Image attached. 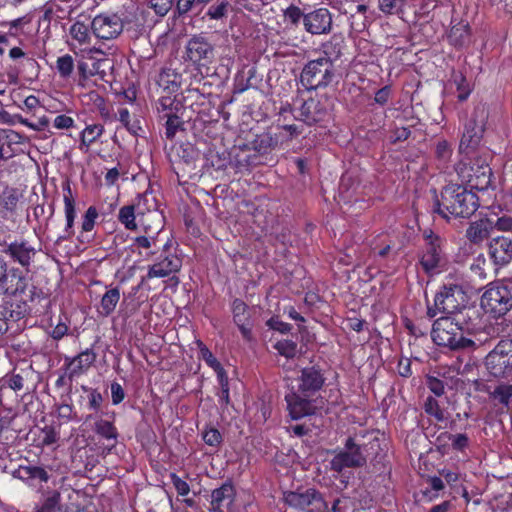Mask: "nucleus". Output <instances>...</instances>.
Wrapping results in <instances>:
<instances>
[{
  "label": "nucleus",
  "instance_id": "f257e3e1",
  "mask_svg": "<svg viewBox=\"0 0 512 512\" xmlns=\"http://www.w3.org/2000/svg\"><path fill=\"white\" fill-rule=\"evenodd\" d=\"M479 207V199L475 193L460 185H447L441 192V199H436L434 212L449 219L450 216L467 218Z\"/></svg>",
  "mask_w": 512,
  "mask_h": 512
},
{
  "label": "nucleus",
  "instance_id": "f03ea898",
  "mask_svg": "<svg viewBox=\"0 0 512 512\" xmlns=\"http://www.w3.org/2000/svg\"><path fill=\"white\" fill-rule=\"evenodd\" d=\"M431 336L438 346L455 351H473L476 342L464 336L463 326L456 317L444 316L434 321Z\"/></svg>",
  "mask_w": 512,
  "mask_h": 512
},
{
  "label": "nucleus",
  "instance_id": "7ed1b4c3",
  "mask_svg": "<svg viewBox=\"0 0 512 512\" xmlns=\"http://www.w3.org/2000/svg\"><path fill=\"white\" fill-rule=\"evenodd\" d=\"M491 156L488 152L482 155H474L469 163H460L456 171L463 182L470 185L471 189L486 190L491 184L492 170L489 166Z\"/></svg>",
  "mask_w": 512,
  "mask_h": 512
},
{
  "label": "nucleus",
  "instance_id": "20e7f679",
  "mask_svg": "<svg viewBox=\"0 0 512 512\" xmlns=\"http://www.w3.org/2000/svg\"><path fill=\"white\" fill-rule=\"evenodd\" d=\"M488 372L497 378H512V339H502L485 357Z\"/></svg>",
  "mask_w": 512,
  "mask_h": 512
},
{
  "label": "nucleus",
  "instance_id": "39448f33",
  "mask_svg": "<svg viewBox=\"0 0 512 512\" xmlns=\"http://www.w3.org/2000/svg\"><path fill=\"white\" fill-rule=\"evenodd\" d=\"M134 18L132 14H99L92 20L91 29L98 39L112 40L117 38L124 27L134 21Z\"/></svg>",
  "mask_w": 512,
  "mask_h": 512
},
{
  "label": "nucleus",
  "instance_id": "423d86ee",
  "mask_svg": "<svg viewBox=\"0 0 512 512\" xmlns=\"http://www.w3.org/2000/svg\"><path fill=\"white\" fill-rule=\"evenodd\" d=\"M334 77V65L323 59L309 61L301 72V83L307 89H317L329 85Z\"/></svg>",
  "mask_w": 512,
  "mask_h": 512
},
{
  "label": "nucleus",
  "instance_id": "0eeeda50",
  "mask_svg": "<svg viewBox=\"0 0 512 512\" xmlns=\"http://www.w3.org/2000/svg\"><path fill=\"white\" fill-rule=\"evenodd\" d=\"M6 294L14 297H29L31 304L36 300L44 299L41 292L29 282V278L22 271L16 268L7 270L1 287Z\"/></svg>",
  "mask_w": 512,
  "mask_h": 512
},
{
  "label": "nucleus",
  "instance_id": "6e6552de",
  "mask_svg": "<svg viewBox=\"0 0 512 512\" xmlns=\"http://www.w3.org/2000/svg\"><path fill=\"white\" fill-rule=\"evenodd\" d=\"M366 446L357 444L348 438L345 448L338 452L330 461V469L342 473L347 468H359L366 464Z\"/></svg>",
  "mask_w": 512,
  "mask_h": 512
},
{
  "label": "nucleus",
  "instance_id": "1a4fd4ad",
  "mask_svg": "<svg viewBox=\"0 0 512 512\" xmlns=\"http://www.w3.org/2000/svg\"><path fill=\"white\" fill-rule=\"evenodd\" d=\"M426 241L420 264L425 272L432 274L440 271L446 264V257L442 249V240L432 231H425Z\"/></svg>",
  "mask_w": 512,
  "mask_h": 512
},
{
  "label": "nucleus",
  "instance_id": "9d476101",
  "mask_svg": "<svg viewBox=\"0 0 512 512\" xmlns=\"http://www.w3.org/2000/svg\"><path fill=\"white\" fill-rule=\"evenodd\" d=\"M284 501L290 507L306 512H325L327 510V503L323 500L321 494L312 488L303 492H285Z\"/></svg>",
  "mask_w": 512,
  "mask_h": 512
},
{
  "label": "nucleus",
  "instance_id": "9b49d317",
  "mask_svg": "<svg viewBox=\"0 0 512 512\" xmlns=\"http://www.w3.org/2000/svg\"><path fill=\"white\" fill-rule=\"evenodd\" d=\"M303 25L312 35L329 34L333 26L332 14L324 7L314 9L303 16Z\"/></svg>",
  "mask_w": 512,
  "mask_h": 512
},
{
  "label": "nucleus",
  "instance_id": "f8f14e48",
  "mask_svg": "<svg viewBox=\"0 0 512 512\" xmlns=\"http://www.w3.org/2000/svg\"><path fill=\"white\" fill-rule=\"evenodd\" d=\"M186 56L197 65H207L214 59V48L203 36L192 37L186 45Z\"/></svg>",
  "mask_w": 512,
  "mask_h": 512
},
{
  "label": "nucleus",
  "instance_id": "ddd939ff",
  "mask_svg": "<svg viewBox=\"0 0 512 512\" xmlns=\"http://www.w3.org/2000/svg\"><path fill=\"white\" fill-rule=\"evenodd\" d=\"M464 302V294L462 289L457 286H444L443 289L435 296V307L441 313L454 314L457 312Z\"/></svg>",
  "mask_w": 512,
  "mask_h": 512
},
{
  "label": "nucleus",
  "instance_id": "4468645a",
  "mask_svg": "<svg viewBox=\"0 0 512 512\" xmlns=\"http://www.w3.org/2000/svg\"><path fill=\"white\" fill-rule=\"evenodd\" d=\"M311 397L304 396L299 391L291 392L285 396L289 413L293 419H300L315 413L316 401Z\"/></svg>",
  "mask_w": 512,
  "mask_h": 512
},
{
  "label": "nucleus",
  "instance_id": "2eb2a0df",
  "mask_svg": "<svg viewBox=\"0 0 512 512\" xmlns=\"http://www.w3.org/2000/svg\"><path fill=\"white\" fill-rule=\"evenodd\" d=\"M491 309L498 310L499 312L508 311L511 307V300L505 281L490 287L482 297Z\"/></svg>",
  "mask_w": 512,
  "mask_h": 512
},
{
  "label": "nucleus",
  "instance_id": "dca6fc26",
  "mask_svg": "<svg viewBox=\"0 0 512 512\" xmlns=\"http://www.w3.org/2000/svg\"><path fill=\"white\" fill-rule=\"evenodd\" d=\"M232 314L233 321L239 328L243 338L248 341L251 340L253 324L251 313L246 303L241 299H235L232 303Z\"/></svg>",
  "mask_w": 512,
  "mask_h": 512
},
{
  "label": "nucleus",
  "instance_id": "f3484780",
  "mask_svg": "<svg viewBox=\"0 0 512 512\" xmlns=\"http://www.w3.org/2000/svg\"><path fill=\"white\" fill-rule=\"evenodd\" d=\"M298 391L304 396H313L324 384V377L315 367L304 368L299 378Z\"/></svg>",
  "mask_w": 512,
  "mask_h": 512
},
{
  "label": "nucleus",
  "instance_id": "a211bd4d",
  "mask_svg": "<svg viewBox=\"0 0 512 512\" xmlns=\"http://www.w3.org/2000/svg\"><path fill=\"white\" fill-rule=\"evenodd\" d=\"M489 255L496 265L504 266L512 261V240L507 237L493 238L489 243Z\"/></svg>",
  "mask_w": 512,
  "mask_h": 512
},
{
  "label": "nucleus",
  "instance_id": "6ab92c4d",
  "mask_svg": "<svg viewBox=\"0 0 512 512\" xmlns=\"http://www.w3.org/2000/svg\"><path fill=\"white\" fill-rule=\"evenodd\" d=\"M108 61L106 59L92 61L91 63L81 61L77 65L78 85L86 87L91 77L98 76L103 80L106 76Z\"/></svg>",
  "mask_w": 512,
  "mask_h": 512
},
{
  "label": "nucleus",
  "instance_id": "aec40b11",
  "mask_svg": "<svg viewBox=\"0 0 512 512\" xmlns=\"http://www.w3.org/2000/svg\"><path fill=\"white\" fill-rule=\"evenodd\" d=\"M4 253L21 266L28 267L35 257L36 250L27 241H15L6 246Z\"/></svg>",
  "mask_w": 512,
  "mask_h": 512
},
{
  "label": "nucleus",
  "instance_id": "412c9836",
  "mask_svg": "<svg viewBox=\"0 0 512 512\" xmlns=\"http://www.w3.org/2000/svg\"><path fill=\"white\" fill-rule=\"evenodd\" d=\"M484 132L483 121L477 122L473 117L466 125L460 141V150H474L481 142Z\"/></svg>",
  "mask_w": 512,
  "mask_h": 512
},
{
  "label": "nucleus",
  "instance_id": "4be33fe9",
  "mask_svg": "<svg viewBox=\"0 0 512 512\" xmlns=\"http://www.w3.org/2000/svg\"><path fill=\"white\" fill-rule=\"evenodd\" d=\"M96 360V353L92 349H86L73 358H67V373L70 379L86 372Z\"/></svg>",
  "mask_w": 512,
  "mask_h": 512
},
{
  "label": "nucleus",
  "instance_id": "5701e85b",
  "mask_svg": "<svg viewBox=\"0 0 512 512\" xmlns=\"http://www.w3.org/2000/svg\"><path fill=\"white\" fill-rule=\"evenodd\" d=\"M327 114L321 102L314 98L306 100L299 109V119L307 125H313L322 121Z\"/></svg>",
  "mask_w": 512,
  "mask_h": 512
},
{
  "label": "nucleus",
  "instance_id": "b1692460",
  "mask_svg": "<svg viewBox=\"0 0 512 512\" xmlns=\"http://www.w3.org/2000/svg\"><path fill=\"white\" fill-rule=\"evenodd\" d=\"M181 268V261L175 256H166L163 260L149 266L146 278H163Z\"/></svg>",
  "mask_w": 512,
  "mask_h": 512
},
{
  "label": "nucleus",
  "instance_id": "393cba45",
  "mask_svg": "<svg viewBox=\"0 0 512 512\" xmlns=\"http://www.w3.org/2000/svg\"><path fill=\"white\" fill-rule=\"evenodd\" d=\"M235 490L234 487L225 483L221 487L214 489L211 494V508L212 512H222L223 508H228L234 500Z\"/></svg>",
  "mask_w": 512,
  "mask_h": 512
},
{
  "label": "nucleus",
  "instance_id": "a878e982",
  "mask_svg": "<svg viewBox=\"0 0 512 512\" xmlns=\"http://www.w3.org/2000/svg\"><path fill=\"white\" fill-rule=\"evenodd\" d=\"M492 228L493 222L489 219L472 222L466 230V237L470 242L480 244L489 237Z\"/></svg>",
  "mask_w": 512,
  "mask_h": 512
},
{
  "label": "nucleus",
  "instance_id": "bb28decb",
  "mask_svg": "<svg viewBox=\"0 0 512 512\" xmlns=\"http://www.w3.org/2000/svg\"><path fill=\"white\" fill-rule=\"evenodd\" d=\"M61 493L58 490H47L32 512H59L61 510Z\"/></svg>",
  "mask_w": 512,
  "mask_h": 512
},
{
  "label": "nucleus",
  "instance_id": "cd10ccee",
  "mask_svg": "<svg viewBox=\"0 0 512 512\" xmlns=\"http://www.w3.org/2000/svg\"><path fill=\"white\" fill-rule=\"evenodd\" d=\"M13 475L23 481L38 479L46 483L49 480L48 472L43 467L34 465H20Z\"/></svg>",
  "mask_w": 512,
  "mask_h": 512
},
{
  "label": "nucleus",
  "instance_id": "c85d7f7f",
  "mask_svg": "<svg viewBox=\"0 0 512 512\" xmlns=\"http://www.w3.org/2000/svg\"><path fill=\"white\" fill-rule=\"evenodd\" d=\"M3 299L4 309L6 310L7 314L6 321L10 318L14 320H18L22 317H24L26 314H29L32 311V306L30 305L29 297L23 296L20 297L19 303H11L10 307H8L9 302L5 300L4 297H1Z\"/></svg>",
  "mask_w": 512,
  "mask_h": 512
},
{
  "label": "nucleus",
  "instance_id": "c756f323",
  "mask_svg": "<svg viewBox=\"0 0 512 512\" xmlns=\"http://www.w3.org/2000/svg\"><path fill=\"white\" fill-rule=\"evenodd\" d=\"M3 299L4 309L6 310L7 314L6 321L10 318L14 320H18L22 317H24L26 314H29L32 311V306L30 305L29 297L23 296L20 297L19 303H11L10 307H8L9 302L5 300L4 297H1Z\"/></svg>",
  "mask_w": 512,
  "mask_h": 512
},
{
  "label": "nucleus",
  "instance_id": "7c9ffc66",
  "mask_svg": "<svg viewBox=\"0 0 512 512\" xmlns=\"http://www.w3.org/2000/svg\"><path fill=\"white\" fill-rule=\"evenodd\" d=\"M321 49L324 56L320 59L327 60L333 65L342 55L343 40L333 36L321 45Z\"/></svg>",
  "mask_w": 512,
  "mask_h": 512
},
{
  "label": "nucleus",
  "instance_id": "2f4dec72",
  "mask_svg": "<svg viewBox=\"0 0 512 512\" xmlns=\"http://www.w3.org/2000/svg\"><path fill=\"white\" fill-rule=\"evenodd\" d=\"M120 300V290L118 287L107 290L101 298L99 311L104 316H109L115 310Z\"/></svg>",
  "mask_w": 512,
  "mask_h": 512
},
{
  "label": "nucleus",
  "instance_id": "473e14b6",
  "mask_svg": "<svg viewBox=\"0 0 512 512\" xmlns=\"http://www.w3.org/2000/svg\"><path fill=\"white\" fill-rule=\"evenodd\" d=\"M94 431L105 440L113 441L110 449L115 446L118 438V431L112 422L100 418L94 424Z\"/></svg>",
  "mask_w": 512,
  "mask_h": 512
},
{
  "label": "nucleus",
  "instance_id": "72a5a7b5",
  "mask_svg": "<svg viewBox=\"0 0 512 512\" xmlns=\"http://www.w3.org/2000/svg\"><path fill=\"white\" fill-rule=\"evenodd\" d=\"M139 222L146 233L153 231L159 233L163 227V216L158 211H150L141 215Z\"/></svg>",
  "mask_w": 512,
  "mask_h": 512
},
{
  "label": "nucleus",
  "instance_id": "f704fd0d",
  "mask_svg": "<svg viewBox=\"0 0 512 512\" xmlns=\"http://www.w3.org/2000/svg\"><path fill=\"white\" fill-rule=\"evenodd\" d=\"M469 34V25L465 23H458L451 28L448 38L451 44L455 46H463L468 42Z\"/></svg>",
  "mask_w": 512,
  "mask_h": 512
},
{
  "label": "nucleus",
  "instance_id": "c9c22d12",
  "mask_svg": "<svg viewBox=\"0 0 512 512\" xmlns=\"http://www.w3.org/2000/svg\"><path fill=\"white\" fill-rule=\"evenodd\" d=\"M161 118H166L165 136L167 139L173 140L179 130H184V122L175 113H166Z\"/></svg>",
  "mask_w": 512,
  "mask_h": 512
},
{
  "label": "nucleus",
  "instance_id": "e433bc0d",
  "mask_svg": "<svg viewBox=\"0 0 512 512\" xmlns=\"http://www.w3.org/2000/svg\"><path fill=\"white\" fill-rule=\"evenodd\" d=\"M104 132V127L101 124L88 125L81 134V147L88 148L94 143Z\"/></svg>",
  "mask_w": 512,
  "mask_h": 512
},
{
  "label": "nucleus",
  "instance_id": "4c0bfd02",
  "mask_svg": "<svg viewBox=\"0 0 512 512\" xmlns=\"http://www.w3.org/2000/svg\"><path fill=\"white\" fill-rule=\"evenodd\" d=\"M179 76L171 69H164L159 73L157 83L164 89L175 91L179 87Z\"/></svg>",
  "mask_w": 512,
  "mask_h": 512
},
{
  "label": "nucleus",
  "instance_id": "58836bf2",
  "mask_svg": "<svg viewBox=\"0 0 512 512\" xmlns=\"http://www.w3.org/2000/svg\"><path fill=\"white\" fill-rule=\"evenodd\" d=\"M56 70L61 78H70L74 71L73 57L69 54H65L63 56L58 57L56 60Z\"/></svg>",
  "mask_w": 512,
  "mask_h": 512
},
{
  "label": "nucleus",
  "instance_id": "ea45409f",
  "mask_svg": "<svg viewBox=\"0 0 512 512\" xmlns=\"http://www.w3.org/2000/svg\"><path fill=\"white\" fill-rule=\"evenodd\" d=\"M118 220L128 230H135L137 228L136 216L133 206H123L119 210Z\"/></svg>",
  "mask_w": 512,
  "mask_h": 512
},
{
  "label": "nucleus",
  "instance_id": "a19ab883",
  "mask_svg": "<svg viewBox=\"0 0 512 512\" xmlns=\"http://www.w3.org/2000/svg\"><path fill=\"white\" fill-rule=\"evenodd\" d=\"M64 212H65V218H66L65 232H66L67 236L69 237L74 234L73 226H74V220L76 217L75 201H71L69 198H67L66 203H64Z\"/></svg>",
  "mask_w": 512,
  "mask_h": 512
},
{
  "label": "nucleus",
  "instance_id": "79ce46f5",
  "mask_svg": "<svg viewBox=\"0 0 512 512\" xmlns=\"http://www.w3.org/2000/svg\"><path fill=\"white\" fill-rule=\"evenodd\" d=\"M198 345L201 358L217 372V376L219 377V373L225 375L226 373L224 369L222 368L219 361L213 356L211 351L201 342Z\"/></svg>",
  "mask_w": 512,
  "mask_h": 512
},
{
  "label": "nucleus",
  "instance_id": "37998d69",
  "mask_svg": "<svg viewBox=\"0 0 512 512\" xmlns=\"http://www.w3.org/2000/svg\"><path fill=\"white\" fill-rule=\"evenodd\" d=\"M424 410L437 421L441 422L445 420L444 411L440 408L438 401L434 397H427L424 402Z\"/></svg>",
  "mask_w": 512,
  "mask_h": 512
},
{
  "label": "nucleus",
  "instance_id": "c03bdc74",
  "mask_svg": "<svg viewBox=\"0 0 512 512\" xmlns=\"http://www.w3.org/2000/svg\"><path fill=\"white\" fill-rule=\"evenodd\" d=\"M97 218H98L97 209L94 206H90L86 210V212L83 216V219H82V223H81L82 234L91 232L93 230Z\"/></svg>",
  "mask_w": 512,
  "mask_h": 512
},
{
  "label": "nucleus",
  "instance_id": "a18cd8bd",
  "mask_svg": "<svg viewBox=\"0 0 512 512\" xmlns=\"http://www.w3.org/2000/svg\"><path fill=\"white\" fill-rule=\"evenodd\" d=\"M274 348L280 355L286 358H293L297 352V344L292 340L278 341Z\"/></svg>",
  "mask_w": 512,
  "mask_h": 512
},
{
  "label": "nucleus",
  "instance_id": "49530a36",
  "mask_svg": "<svg viewBox=\"0 0 512 512\" xmlns=\"http://www.w3.org/2000/svg\"><path fill=\"white\" fill-rule=\"evenodd\" d=\"M492 397L499 403L507 406L512 397V385H499L493 391Z\"/></svg>",
  "mask_w": 512,
  "mask_h": 512
},
{
  "label": "nucleus",
  "instance_id": "de8ad7c7",
  "mask_svg": "<svg viewBox=\"0 0 512 512\" xmlns=\"http://www.w3.org/2000/svg\"><path fill=\"white\" fill-rule=\"evenodd\" d=\"M119 121L127 128L129 132L134 135L138 134V131L141 129L139 122L130 120V113L127 108H121L118 112Z\"/></svg>",
  "mask_w": 512,
  "mask_h": 512
},
{
  "label": "nucleus",
  "instance_id": "09e8293b",
  "mask_svg": "<svg viewBox=\"0 0 512 512\" xmlns=\"http://www.w3.org/2000/svg\"><path fill=\"white\" fill-rule=\"evenodd\" d=\"M70 35L79 43H86L89 37L88 28L84 23L76 22L70 28Z\"/></svg>",
  "mask_w": 512,
  "mask_h": 512
},
{
  "label": "nucleus",
  "instance_id": "8fccbe9b",
  "mask_svg": "<svg viewBox=\"0 0 512 512\" xmlns=\"http://www.w3.org/2000/svg\"><path fill=\"white\" fill-rule=\"evenodd\" d=\"M305 14L306 13H303L301 9L295 5H290L284 10L285 20L290 22L292 25H297L301 19L303 20V16Z\"/></svg>",
  "mask_w": 512,
  "mask_h": 512
},
{
  "label": "nucleus",
  "instance_id": "3c124183",
  "mask_svg": "<svg viewBox=\"0 0 512 512\" xmlns=\"http://www.w3.org/2000/svg\"><path fill=\"white\" fill-rule=\"evenodd\" d=\"M228 6H229L228 2L223 0L219 3H217L216 5L210 6L206 14L211 19H215V20L221 19L222 17H224L227 14Z\"/></svg>",
  "mask_w": 512,
  "mask_h": 512
},
{
  "label": "nucleus",
  "instance_id": "603ef678",
  "mask_svg": "<svg viewBox=\"0 0 512 512\" xmlns=\"http://www.w3.org/2000/svg\"><path fill=\"white\" fill-rule=\"evenodd\" d=\"M436 157L441 163H446L452 155V149L447 141H439L436 145Z\"/></svg>",
  "mask_w": 512,
  "mask_h": 512
},
{
  "label": "nucleus",
  "instance_id": "864d4df0",
  "mask_svg": "<svg viewBox=\"0 0 512 512\" xmlns=\"http://www.w3.org/2000/svg\"><path fill=\"white\" fill-rule=\"evenodd\" d=\"M469 445V438L466 434L458 433V434H452L451 433V441H450V448L455 451H463L465 448H467Z\"/></svg>",
  "mask_w": 512,
  "mask_h": 512
},
{
  "label": "nucleus",
  "instance_id": "5fc2aeb1",
  "mask_svg": "<svg viewBox=\"0 0 512 512\" xmlns=\"http://www.w3.org/2000/svg\"><path fill=\"white\" fill-rule=\"evenodd\" d=\"M204 5V2L198 0H178L176 8L179 14H186L193 9H201Z\"/></svg>",
  "mask_w": 512,
  "mask_h": 512
},
{
  "label": "nucleus",
  "instance_id": "6e6d98bb",
  "mask_svg": "<svg viewBox=\"0 0 512 512\" xmlns=\"http://www.w3.org/2000/svg\"><path fill=\"white\" fill-rule=\"evenodd\" d=\"M149 6L157 15H166L172 7V0H149Z\"/></svg>",
  "mask_w": 512,
  "mask_h": 512
},
{
  "label": "nucleus",
  "instance_id": "4d7b16f0",
  "mask_svg": "<svg viewBox=\"0 0 512 512\" xmlns=\"http://www.w3.org/2000/svg\"><path fill=\"white\" fill-rule=\"evenodd\" d=\"M203 440L207 445L217 447L222 442V436L217 429L209 428L203 433Z\"/></svg>",
  "mask_w": 512,
  "mask_h": 512
},
{
  "label": "nucleus",
  "instance_id": "13d9d810",
  "mask_svg": "<svg viewBox=\"0 0 512 512\" xmlns=\"http://www.w3.org/2000/svg\"><path fill=\"white\" fill-rule=\"evenodd\" d=\"M455 82L457 84V90H458L457 97H458L459 101H465L469 97L470 92H471L469 84L467 83L466 79L462 75L456 76Z\"/></svg>",
  "mask_w": 512,
  "mask_h": 512
},
{
  "label": "nucleus",
  "instance_id": "bf43d9fd",
  "mask_svg": "<svg viewBox=\"0 0 512 512\" xmlns=\"http://www.w3.org/2000/svg\"><path fill=\"white\" fill-rule=\"evenodd\" d=\"M170 478H171V481H172V484L173 486L175 487L177 493L180 495V496H186L189 494L190 492V487H189V484L182 480L177 474L175 473H171L170 474Z\"/></svg>",
  "mask_w": 512,
  "mask_h": 512
},
{
  "label": "nucleus",
  "instance_id": "052dcab7",
  "mask_svg": "<svg viewBox=\"0 0 512 512\" xmlns=\"http://www.w3.org/2000/svg\"><path fill=\"white\" fill-rule=\"evenodd\" d=\"M42 444L44 446H49L57 442L59 436L55 429L51 426H45L42 431Z\"/></svg>",
  "mask_w": 512,
  "mask_h": 512
},
{
  "label": "nucleus",
  "instance_id": "680f3d73",
  "mask_svg": "<svg viewBox=\"0 0 512 512\" xmlns=\"http://www.w3.org/2000/svg\"><path fill=\"white\" fill-rule=\"evenodd\" d=\"M219 383H220V386H221V393L219 394V398H220V403L221 405L225 404H229V401H230V398H229V385H228V377L227 375H222L221 373H219Z\"/></svg>",
  "mask_w": 512,
  "mask_h": 512
},
{
  "label": "nucleus",
  "instance_id": "e2e57ef3",
  "mask_svg": "<svg viewBox=\"0 0 512 512\" xmlns=\"http://www.w3.org/2000/svg\"><path fill=\"white\" fill-rule=\"evenodd\" d=\"M451 433L441 432L435 439V445L442 453H446L450 449Z\"/></svg>",
  "mask_w": 512,
  "mask_h": 512
},
{
  "label": "nucleus",
  "instance_id": "0e129e2a",
  "mask_svg": "<svg viewBox=\"0 0 512 512\" xmlns=\"http://www.w3.org/2000/svg\"><path fill=\"white\" fill-rule=\"evenodd\" d=\"M493 227H495L499 231L512 232V216L503 215L501 217H498L496 221L493 222Z\"/></svg>",
  "mask_w": 512,
  "mask_h": 512
},
{
  "label": "nucleus",
  "instance_id": "69168bd1",
  "mask_svg": "<svg viewBox=\"0 0 512 512\" xmlns=\"http://www.w3.org/2000/svg\"><path fill=\"white\" fill-rule=\"evenodd\" d=\"M267 326L273 330L279 331L281 333H289L292 329V326L288 323L281 321L277 317H272L267 321Z\"/></svg>",
  "mask_w": 512,
  "mask_h": 512
},
{
  "label": "nucleus",
  "instance_id": "338daca9",
  "mask_svg": "<svg viewBox=\"0 0 512 512\" xmlns=\"http://www.w3.org/2000/svg\"><path fill=\"white\" fill-rule=\"evenodd\" d=\"M111 397H112V403L114 405H118L119 403H121L124 400V397H125L124 390H123L122 386L117 382H113L111 384Z\"/></svg>",
  "mask_w": 512,
  "mask_h": 512
},
{
  "label": "nucleus",
  "instance_id": "774afa93",
  "mask_svg": "<svg viewBox=\"0 0 512 512\" xmlns=\"http://www.w3.org/2000/svg\"><path fill=\"white\" fill-rule=\"evenodd\" d=\"M89 391V407L92 410H99L103 402V397L100 392L96 389H90Z\"/></svg>",
  "mask_w": 512,
  "mask_h": 512
}]
</instances>
